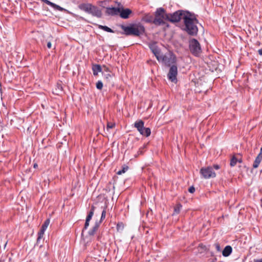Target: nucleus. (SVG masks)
I'll return each instance as SVG.
<instances>
[{"instance_id":"2eb2a0df","label":"nucleus","mask_w":262,"mask_h":262,"mask_svg":"<svg viewBox=\"0 0 262 262\" xmlns=\"http://www.w3.org/2000/svg\"><path fill=\"white\" fill-rule=\"evenodd\" d=\"M232 251V248L230 246H227L225 247L222 252V254L225 257H227L230 255Z\"/></svg>"},{"instance_id":"bb28decb","label":"nucleus","mask_w":262,"mask_h":262,"mask_svg":"<svg viewBox=\"0 0 262 262\" xmlns=\"http://www.w3.org/2000/svg\"><path fill=\"white\" fill-rule=\"evenodd\" d=\"M115 124L114 123L108 122L106 127V129L107 132H108L110 129L114 128L115 127Z\"/></svg>"},{"instance_id":"79ce46f5","label":"nucleus","mask_w":262,"mask_h":262,"mask_svg":"<svg viewBox=\"0 0 262 262\" xmlns=\"http://www.w3.org/2000/svg\"><path fill=\"white\" fill-rule=\"evenodd\" d=\"M253 262H262V258L259 259H254Z\"/></svg>"},{"instance_id":"9b49d317","label":"nucleus","mask_w":262,"mask_h":262,"mask_svg":"<svg viewBox=\"0 0 262 262\" xmlns=\"http://www.w3.org/2000/svg\"><path fill=\"white\" fill-rule=\"evenodd\" d=\"M149 47L152 53L155 55L158 60H160L162 54L161 53L160 50L158 48L156 43L154 42L149 45Z\"/></svg>"},{"instance_id":"f704fd0d","label":"nucleus","mask_w":262,"mask_h":262,"mask_svg":"<svg viewBox=\"0 0 262 262\" xmlns=\"http://www.w3.org/2000/svg\"><path fill=\"white\" fill-rule=\"evenodd\" d=\"M105 79L107 81L110 82V79L111 77V75L108 73L106 75H105Z\"/></svg>"},{"instance_id":"39448f33","label":"nucleus","mask_w":262,"mask_h":262,"mask_svg":"<svg viewBox=\"0 0 262 262\" xmlns=\"http://www.w3.org/2000/svg\"><path fill=\"white\" fill-rule=\"evenodd\" d=\"M188 12L183 10L177 11L173 13L167 14V20L172 23L179 22L181 19H183L184 16Z\"/></svg>"},{"instance_id":"4468645a","label":"nucleus","mask_w":262,"mask_h":262,"mask_svg":"<svg viewBox=\"0 0 262 262\" xmlns=\"http://www.w3.org/2000/svg\"><path fill=\"white\" fill-rule=\"evenodd\" d=\"M42 2L45 3L46 4L52 7L53 8H54V9H56V10H59V11H63V9L62 8H61V7H60L59 6L52 3V2H51L50 1H48V0H41Z\"/></svg>"},{"instance_id":"e433bc0d","label":"nucleus","mask_w":262,"mask_h":262,"mask_svg":"<svg viewBox=\"0 0 262 262\" xmlns=\"http://www.w3.org/2000/svg\"><path fill=\"white\" fill-rule=\"evenodd\" d=\"M89 222H87V221L85 220V223L84 226L83 230H86L88 228V227L89 226ZM83 231V230H82V232Z\"/></svg>"},{"instance_id":"4c0bfd02","label":"nucleus","mask_w":262,"mask_h":262,"mask_svg":"<svg viewBox=\"0 0 262 262\" xmlns=\"http://www.w3.org/2000/svg\"><path fill=\"white\" fill-rule=\"evenodd\" d=\"M102 68V70H103V71L105 72H110L109 68L108 67H106L105 66H103Z\"/></svg>"},{"instance_id":"7ed1b4c3","label":"nucleus","mask_w":262,"mask_h":262,"mask_svg":"<svg viewBox=\"0 0 262 262\" xmlns=\"http://www.w3.org/2000/svg\"><path fill=\"white\" fill-rule=\"evenodd\" d=\"M78 8L85 12L91 14L97 18H101L102 16L101 10L97 6L90 3H82L78 5Z\"/></svg>"},{"instance_id":"b1692460","label":"nucleus","mask_w":262,"mask_h":262,"mask_svg":"<svg viewBox=\"0 0 262 262\" xmlns=\"http://www.w3.org/2000/svg\"><path fill=\"white\" fill-rule=\"evenodd\" d=\"M238 160L234 156L232 158L230 161V165L231 166H234L237 162Z\"/></svg>"},{"instance_id":"7c9ffc66","label":"nucleus","mask_w":262,"mask_h":262,"mask_svg":"<svg viewBox=\"0 0 262 262\" xmlns=\"http://www.w3.org/2000/svg\"><path fill=\"white\" fill-rule=\"evenodd\" d=\"M260 162H258V161H257L256 160H255L254 161V163H253V168H256L258 167L259 164H260Z\"/></svg>"},{"instance_id":"0eeeda50","label":"nucleus","mask_w":262,"mask_h":262,"mask_svg":"<svg viewBox=\"0 0 262 262\" xmlns=\"http://www.w3.org/2000/svg\"><path fill=\"white\" fill-rule=\"evenodd\" d=\"M189 49L191 53L195 56H198L201 52V48L199 41L193 38L189 41Z\"/></svg>"},{"instance_id":"f3484780","label":"nucleus","mask_w":262,"mask_h":262,"mask_svg":"<svg viewBox=\"0 0 262 262\" xmlns=\"http://www.w3.org/2000/svg\"><path fill=\"white\" fill-rule=\"evenodd\" d=\"M99 223L96 222L95 225L93 226L92 229L89 231V234L90 235H94L96 232L97 231L99 227Z\"/></svg>"},{"instance_id":"cd10ccee","label":"nucleus","mask_w":262,"mask_h":262,"mask_svg":"<svg viewBox=\"0 0 262 262\" xmlns=\"http://www.w3.org/2000/svg\"><path fill=\"white\" fill-rule=\"evenodd\" d=\"M124 228V225L122 223H119L117 225V229L119 231L123 230Z\"/></svg>"},{"instance_id":"f03ea898","label":"nucleus","mask_w":262,"mask_h":262,"mask_svg":"<svg viewBox=\"0 0 262 262\" xmlns=\"http://www.w3.org/2000/svg\"><path fill=\"white\" fill-rule=\"evenodd\" d=\"M121 28L123 30V34L126 35H134L139 36L145 32L144 27L141 24H135L129 26H121Z\"/></svg>"},{"instance_id":"5701e85b","label":"nucleus","mask_w":262,"mask_h":262,"mask_svg":"<svg viewBox=\"0 0 262 262\" xmlns=\"http://www.w3.org/2000/svg\"><path fill=\"white\" fill-rule=\"evenodd\" d=\"M45 230L46 229L41 227V229L38 233V237L37 239V242H39V240L43 237Z\"/></svg>"},{"instance_id":"49530a36","label":"nucleus","mask_w":262,"mask_h":262,"mask_svg":"<svg viewBox=\"0 0 262 262\" xmlns=\"http://www.w3.org/2000/svg\"><path fill=\"white\" fill-rule=\"evenodd\" d=\"M237 161H238L239 163H241V162H242V161H241V160H238Z\"/></svg>"},{"instance_id":"473e14b6","label":"nucleus","mask_w":262,"mask_h":262,"mask_svg":"<svg viewBox=\"0 0 262 262\" xmlns=\"http://www.w3.org/2000/svg\"><path fill=\"white\" fill-rule=\"evenodd\" d=\"M145 147V146H144V147H141V148L139 149V150H138V155H137V156H138V155H142V154L143 153V152H144L143 149H144V148Z\"/></svg>"},{"instance_id":"9d476101","label":"nucleus","mask_w":262,"mask_h":262,"mask_svg":"<svg viewBox=\"0 0 262 262\" xmlns=\"http://www.w3.org/2000/svg\"><path fill=\"white\" fill-rule=\"evenodd\" d=\"M178 74V68L176 65H172L169 69L167 76L168 79L172 82L177 81V75Z\"/></svg>"},{"instance_id":"6ab92c4d","label":"nucleus","mask_w":262,"mask_h":262,"mask_svg":"<svg viewBox=\"0 0 262 262\" xmlns=\"http://www.w3.org/2000/svg\"><path fill=\"white\" fill-rule=\"evenodd\" d=\"M62 91V86L61 84L57 83L54 90V93L59 95Z\"/></svg>"},{"instance_id":"4be33fe9","label":"nucleus","mask_w":262,"mask_h":262,"mask_svg":"<svg viewBox=\"0 0 262 262\" xmlns=\"http://www.w3.org/2000/svg\"><path fill=\"white\" fill-rule=\"evenodd\" d=\"M182 206L181 204H177L174 207L173 214H178L180 212Z\"/></svg>"},{"instance_id":"412c9836","label":"nucleus","mask_w":262,"mask_h":262,"mask_svg":"<svg viewBox=\"0 0 262 262\" xmlns=\"http://www.w3.org/2000/svg\"><path fill=\"white\" fill-rule=\"evenodd\" d=\"M98 28L107 32L114 33V30L106 26L98 25Z\"/></svg>"},{"instance_id":"c9c22d12","label":"nucleus","mask_w":262,"mask_h":262,"mask_svg":"<svg viewBox=\"0 0 262 262\" xmlns=\"http://www.w3.org/2000/svg\"><path fill=\"white\" fill-rule=\"evenodd\" d=\"M255 160L258 161L259 162H261V161L262 160V156L258 155L256 157V158H255Z\"/></svg>"},{"instance_id":"c85d7f7f","label":"nucleus","mask_w":262,"mask_h":262,"mask_svg":"<svg viewBox=\"0 0 262 262\" xmlns=\"http://www.w3.org/2000/svg\"><path fill=\"white\" fill-rule=\"evenodd\" d=\"M96 88L98 90H101L103 88V83L101 81H98L96 83Z\"/></svg>"},{"instance_id":"c756f323","label":"nucleus","mask_w":262,"mask_h":262,"mask_svg":"<svg viewBox=\"0 0 262 262\" xmlns=\"http://www.w3.org/2000/svg\"><path fill=\"white\" fill-rule=\"evenodd\" d=\"M105 215H106V211L105 209H103V210L102 211V213H101V219H100V222H101V221H102L103 220H104L105 219Z\"/></svg>"},{"instance_id":"aec40b11","label":"nucleus","mask_w":262,"mask_h":262,"mask_svg":"<svg viewBox=\"0 0 262 262\" xmlns=\"http://www.w3.org/2000/svg\"><path fill=\"white\" fill-rule=\"evenodd\" d=\"M144 20L147 23H152L154 24V17L150 15H146L144 17Z\"/></svg>"},{"instance_id":"423d86ee","label":"nucleus","mask_w":262,"mask_h":262,"mask_svg":"<svg viewBox=\"0 0 262 262\" xmlns=\"http://www.w3.org/2000/svg\"><path fill=\"white\" fill-rule=\"evenodd\" d=\"M158 61L162 62L165 66L170 67L176 63V57L171 53L165 55L162 54L161 59Z\"/></svg>"},{"instance_id":"58836bf2","label":"nucleus","mask_w":262,"mask_h":262,"mask_svg":"<svg viewBox=\"0 0 262 262\" xmlns=\"http://www.w3.org/2000/svg\"><path fill=\"white\" fill-rule=\"evenodd\" d=\"M215 248L217 251H221V248H220V245L219 244H216L215 245Z\"/></svg>"},{"instance_id":"20e7f679","label":"nucleus","mask_w":262,"mask_h":262,"mask_svg":"<svg viewBox=\"0 0 262 262\" xmlns=\"http://www.w3.org/2000/svg\"><path fill=\"white\" fill-rule=\"evenodd\" d=\"M168 16L165 10L163 8H158L155 12L154 17V24L160 26L165 24V20H167Z\"/></svg>"},{"instance_id":"1a4fd4ad","label":"nucleus","mask_w":262,"mask_h":262,"mask_svg":"<svg viewBox=\"0 0 262 262\" xmlns=\"http://www.w3.org/2000/svg\"><path fill=\"white\" fill-rule=\"evenodd\" d=\"M200 173L204 179H207L215 178L216 173L213 170L212 167H203L200 170Z\"/></svg>"},{"instance_id":"a211bd4d","label":"nucleus","mask_w":262,"mask_h":262,"mask_svg":"<svg viewBox=\"0 0 262 262\" xmlns=\"http://www.w3.org/2000/svg\"><path fill=\"white\" fill-rule=\"evenodd\" d=\"M95 207L94 206H92L91 208V210L89 212L88 215L86 216V220L87 222H90L92 218L93 215H94V212L95 210Z\"/></svg>"},{"instance_id":"f257e3e1","label":"nucleus","mask_w":262,"mask_h":262,"mask_svg":"<svg viewBox=\"0 0 262 262\" xmlns=\"http://www.w3.org/2000/svg\"><path fill=\"white\" fill-rule=\"evenodd\" d=\"M185 25L184 30L190 35H196L198 32V29L196 25L198 20L189 12L183 17Z\"/></svg>"},{"instance_id":"f8f14e48","label":"nucleus","mask_w":262,"mask_h":262,"mask_svg":"<svg viewBox=\"0 0 262 262\" xmlns=\"http://www.w3.org/2000/svg\"><path fill=\"white\" fill-rule=\"evenodd\" d=\"M132 11L129 9H121L119 12L120 16L121 18L126 19L129 17V15L132 13Z\"/></svg>"},{"instance_id":"393cba45","label":"nucleus","mask_w":262,"mask_h":262,"mask_svg":"<svg viewBox=\"0 0 262 262\" xmlns=\"http://www.w3.org/2000/svg\"><path fill=\"white\" fill-rule=\"evenodd\" d=\"M128 167L127 166H124L123 167L122 169L121 170L118 171L117 173L119 175L122 174L123 173H125L128 169Z\"/></svg>"},{"instance_id":"c03bdc74","label":"nucleus","mask_w":262,"mask_h":262,"mask_svg":"<svg viewBox=\"0 0 262 262\" xmlns=\"http://www.w3.org/2000/svg\"><path fill=\"white\" fill-rule=\"evenodd\" d=\"M258 155L261 156H262V147L260 148V152H259V154Z\"/></svg>"},{"instance_id":"ddd939ff","label":"nucleus","mask_w":262,"mask_h":262,"mask_svg":"<svg viewBox=\"0 0 262 262\" xmlns=\"http://www.w3.org/2000/svg\"><path fill=\"white\" fill-rule=\"evenodd\" d=\"M120 11V8H106V13L111 15H116L119 13Z\"/></svg>"},{"instance_id":"a19ab883","label":"nucleus","mask_w":262,"mask_h":262,"mask_svg":"<svg viewBox=\"0 0 262 262\" xmlns=\"http://www.w3.org/2000/svg\"><path fill=\"white\" fill-rule=\"evenodd\" d=\"M51 47H52V44H51V42H48L47 43V47L50 49L51 48Z\"/></svg>"},{"instance_id":"a878e982","label":"nucleus","mask_w":262,"mask_h":262,"mask_svg":"<svg viewBox=\"0 0 262 262\" xmlns=\"http://www.w3.org/2000/svg\"><path fill=\"white\" fill-rule=\"evenodd\" d=\"M50 224V220L47 219L45 221V222L43 223L42 225L41 226V228L45 229H47V227H48L49 225Z\"/></svg>"},{"instance_id":"37998d69","label":"nucleus","mask_w":262,"mask_h":262,"mask_svg":"<svg viewBox=\"0 0 262 262\" xmlns=\"http://www.w3.org/2000/svg\"><path fill=\"white\" fill-rule=\"evenodd\" d=\"M258 53L260 55H262V49H259L258 50Z\"/></svg>"},{"instance_id":"a18cd8bd","label":"nucleus","mask_w":262,"mask_h":262,"mask_svg":"<svg viewBox=\"0 0 262 262\" xmlns=\"http://www.w3.org/2000/svg\"><path fill=\"white\" fill-rule=\"evenodd\" d=\"M37 166H38L37 164L36 163H35L34 164V168H36L37 167Z\"/></svg>"},{"instance_id":"ea45409f","label":"nucleus","mask_w":262,"mask_h":262,"mask_svg":"<svg viewBox=\"0 0 262 262\" xmlns=\"http://www.w3.org/2000/svg\"><path fill=\"white\" fill-rule=\"evenodd\" d=\"M212 167L213 168V169H215L216 170H218L220 168V166L217 164L213 165V167Z\"/></svg>"},{"instance_id":"dca6fc26","label":"nucleus","mask_w":262,"mask_h":262,"mask_svg":"<svg viewBox=\"0 0 262 262\" xmlns=\"http://www.w3.org/2000/svg\"><path fill=\"white\" fill-rule=\"evenodd\" d=\"M92 70L94 76L98 75L99 72H102V68L99 64H94L92 67Z\"/></svg>"},{"instance_id":"6e6552de","label":"nucleus","mask_w":262,"mask_h":262,"mask_svg":"<svg viewBox=\"0 0 262 262\" xmlns=\"http://www.w3.org/2000/svg\"><path fill=\"white\" fill-rule=\"evenodd\" d=\"M144 122L140 120L135 122L134 126L139 132L140 134L146 137H148L150 135V129L149 128L144 127Z\"/></svg>"},{"instance_id":"2f4dec72","label":"nucleus","mask_w":262,"mask_h":262,"mask_svg":"<svg viewBox=\"0 0 262 262\" xmlns=\"http://www.w3.org/2000/svg\"><path fill=\"white\" fill-rule=\"evenodd\" d=\"M260 162H258V161H257L256 160H255L254 161V163H253V168H256L258 167L259 164H260Z\"/></svg>"},{"instance_id":"72a5a7b5","label":"nucleus","mask_w":262,"mask_h":262,"mask_svg":"<svg viewBox=\"0 0 262 262\" xmlns=\"http://www.w3.org/2000/svg\"><path fill=\"white\" fill-rule=\"evenodd\" d=\"M188 191L191 193H193L195 191V188L193 186H191L188 189Z\"/></svg>"}]
</instances>
